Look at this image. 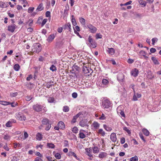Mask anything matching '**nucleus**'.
Listing matches in <instances>:
<instances>
[{"instance_id":"nucleus-48","label":"nucleus","mask_w":161,"mask_h":161,"mask_svg":"<svg viewBox=\"0 0 161 161\" xmlns=\"http://www.w3.org/2000/svg\"><path fill=\"white\" fill-rule=\"evenodd\" d=\"M108 83V80L106 79H103L102 81V83L104 85H106Z\"/></svg>"},{"instance_id":"nucleus-39","label":"nucleus","mask_w":161,"mask_h":161,"mask_svg":"<svg viewBox=\"0 0 161 161\" xmlns=\"http://www.w3.org/2000/svg\"><path fill=\"white\" fill-rule=\"evenodd\" d=\"M47 146L49 148H54L55 147V145L52 143H48Z\"/></svg>"},{"instance_id":"nucleus-6","label":"nucleus","mask_w":161,"mask_h":161,"mask_svg":"<svg viewBox=\"0 0 161 161\" xmlns=\"http://www.w3.org/2000/svg\"><path fill=\"white\" fill-rule=\"evenodd\" d=\"M89 122L87 119H84L81 120L79 123V125L82 127H88Z\"/></svg>"},{"instance_id":"nucleus-7","label":"nucleus","mask_w":161,"mask_h":161,"mask_svg":"<svg viewBox=\"0 0 161 161\" xmlns=\"http://www.w3.org/2000/svg\"><path fill=\"white\" fill-rule=\"evenodd\" d=\"M111 103L108 99L105 100L103 102L102 105L104 108H108L110 106Z\"/></svg>"},{"instance_id":"nucleus-15","label":"nucleus","mask_w":161,"mask_h":161,"mask_svg":"<svg viewBox=\"0 0 161 161\" xmlns=\"http://www.w3.org/2000/svg\"><path fill=\"white\" fill-rule=\"evenodd\" d=\"M110 138L111 141L113 142H115L117 140V138L116 134L112 133L110 135Z\"/></svg>"},{"instance_id":"nucleus-57","label":"nucleus","mask_w":161,"mask_h":161,"mask_svg":"<svg viewBox=\"0 0 161 161\" xmlns=\"http://www.w3.org/2000/svg\"><path fill=\"white\" fill-rule=\"evenodd\" d=\"M51 81L50 82H49L46 84V86L47 88H49L53 85V84H50Z\"/></svg>"},{"instance_id":"nucleus-43","label":"nucleus","mask_w":161,"mask_h":161,"mask_svg":"<svg viewBox=\"0 0 161 161\" xmlns=\"http://www.w3.org/2000/svg\"><path fill=\"white\" fill-rule=\"evenodd\" d=\"M124 75L123 74H119L118 76V79L120 80H123V79H124Z\"/></svg>"},{"instance_id":"nucleus-55","label":"nucleus","mask_w":161,"mask_h":161,"mask_svg":"<svg viewBox=\"0 0 161 161\" xmlns=\"http://www.w3.org/2000/svg\"><path fill=\"white\" fill-rule=\"evenodd\" d=\"M123 130L125 131L128 134H130V131L129 130L128 128L126 127H125L123 128Z\"/></svg>"},{"instance_id":"nucleus-32","label":"nucleus","mask_w":161,"mask_h":161,"mask_svg":"<svg viewBox=\"0 0 161 161\" xmlns=\"http://www.w3.org/2000/svg\"><path fill=\"white\" fill-rule=\"evenodd\" d=\"M14 69L15 71H18L19 69L20 66L18 64H15L14 66Z\"/></svg>"},{"instance_id":"nucleus-19","label":"nucleus","mask_w":161,"mask_h":161,"mask_svg":"<svg viewBox=\"0 0 161 161\" xmlns=\"http://www.w3.org/2000/svg\"><path fill=\"white\" fill-rule=\"evenodd\" d=\"M81 131H83L84 132H85V131L83 130H80V133L79 134V137L81 139H84L86 137V135L84 134L81 132Z\"/></svg>"},{"instance_id":"nucleus-59","label":"nucleus","mask_w":161,"mask_h":161,"mask_svg":"<svg viewBox=\"0 0 161 161\" xmlns=\"http://www.w3.org/2000/svg\"><path fill=\"white\" fill-rule=\"evenodd\" d=\"M134 62V60L133 59L130 58H129L127 61L128 63L130 64L133 63Z\"/></svg>"},{"instance_id":"nucleus-1","label":"nucleus","mask_w":161,"mask_h":161,"mask_svg":"<svg viewBox=\"0 0 161 161\" xmlns=\"http://www.w3.org/2000/svg\"><path fill=\"white\" fill-rule=\"evenodd\" d=\"M41 46L40 44L36 43H35L32 47V51L33 52L36 53H39L41 50Z\"/></svg>"},{"instance_id":"nucleus-64","label":"nucleus","mask_w":161,"mask_h":161,"mask_svg":"<svg viewBox=\"0 0 161 161\" xmlns=\"http://www.w3.org/2000/svg\"><path fill=\"white\" fill-rule=\"evenodd\" d=\"M150 51L152 53H154L156 51V49L154 48H151L150 49Z\"/></svg>"},{"instance_id":"nucleus-18","label":"nucleus","mask_w":161,"mask_h":161,"mask_svg":"<svg viewBox=\"0 0 161 161\" xmlns=\"http://www.w3.org/2000/svg\"><path fill=\"white\" fill-rule=\"evenodd\" d=\"M58 126H59L60 129H63L65 127V125L64 123L62 121H60L58 123Z\"/></svg>"},{"instance_id":"nucleus-51","label":"nucleus","mask_w":161,"mask_h":161,"mask_svg":"<svg viewBox=\"0 0 161 161\" xmlns=\"http://www.w3.org/2000/svg\"><path fill=\"white\" fill-rule=\"evenodd\" d=\"M18 94L17 92H11L10 93V96L12 97H15L17 96Z\"/></svg>"},{"instance_id":"nucleus-17","label":"nucleus","mask_w":161,"mask_h":161,"mask_svg":"<svg viewBox=\"0 0 161 161\" xmlns=\"http://www.w3.org/2000/svg\"><path fill=\"white\" fill-rule=\"evenodd\" d=\"M86 152V154L89 157H93V155L92 154V151L90 148L85 149Z\"/></svg>"},{"instance_id":"nucleus-52","label":"nucleus","mask_w":161,"mask_h":161,"mask_svg":"<svg viewBox=\"0 0 161 161\" xmlns=\"http://www.w3.org/2000/svg\"><path fill=\"white\" fill-rule=\"evenodd\" d=\"M152 44L154 45L155 42L158 41V39L157 38H152Z\"/></svg>"},{"instance_id":"nucleus-29","label":"nucleus","mask_w":161,"mask_h":161,"mask_svg":"<svg viewBox=\"0 0 161 161\" xmlns=\"http://www.w3.org/2000/svg\"><path fill=\"white\" fill-rule=\"evenodd\" d=\"M104 129L107 131H110L112 130V128L111 127L108 126L106 125H103Z\"/></svg>"},{"instance_id":"nucleus-38","label":"nucleus","mask_w":161,"mask_h":161,"mask_svg":"<svg viewBox=\"0 0 161 161\" xmlns=\"http://www.w3.org/2000/svg\"><path fill=\"white\" fill-rule=\"evenodd\" d=\"M138 2L140 4L143 5V7L146 6L147 3L145 1L142 0H139Z\"/></svg>"},{"instance_id":"nucleus-2","label":"nucleus","mask_w":161,"mask_h":161,"mask_svg":"<svg viewBox=\"0 0 161 161\" xmlns=\"http://www.w3.org/2000/svg\"><path fill=\"white\" fill-rule=\"evenodd\" d=\"M15 117L17 119L20 121H25L26 119L25 116L22 112L16 113Z\"/></svg>"},{"instance_id":"nucleus-31","label":"nucleus","mask_w":161,"mask_h":161,"mask_svg":"<svg viewBox=\"0 0 161 161\" xmlns=\"http://www.w3.org/2000/svg\"><path fill=\"white\" fill-rule=\"evenodd\" d=\"M71 21L73 25L74 26H75L76 25V22L74 16L73 15H72L71 16Z\"/></svg>"},{"instance_id":"nucleus-8","label":"nucleus","mask_w":161,"mask_h":161,"mask_svg":"<svg viewBox=\"0 0 161 161\" xmlns=\"http://www.w3.org/2000/svg\"><path fill=\"white\" fill-rule=\"evenodd\" d=\"M87 27L89 29V31L92 33H94L97 31V29L96 28L92 25L91 24H89L87 26Z\"/></svg>"},{"instance_id":"nucleus-9","label":"nucleus","mask_w":161,"mask_h":161,"mask_svg":"<svg viewBox=\"0 0 161 161\" xmlns=\"http://www.w3.org/2000/svg\"><path fill=\"white\" fill-rule=\"evenodd\" d=\"M117 111L118 114L121 117H125V114L122 109L121 107L119 106L117 108Z\"/></svg>"},{"instance_id":"nucleus-35","label":"nucleus","mask_w":161,"mask_h":161,"mask_svg":"<svg viewBox=\"0 0 161 161\" xmlns=\"http://www.w3.org/2000/svg\"><path fill=\"white\" fill-rule=\"evenodd\" d=\"M140 54L144 56L145 58H147L148 57L146 56L147 53L144 51L142 50L139 52Z\"/></svg>"},{"instance_id":"nucleus-27","label":"nucleus","mask_w":161,"mask_h":161,"mask_svg":"<svg viewBox=\"0 0 161 161\" xmlns=\"http://www.w3.org/2000/svg\"><path fill=\"white\" fill-rule=\"evenodd\" d=\"M151 59L155 64L158 65L159 64L158 60V59L155 57H152L151 58Z\"/></svg>"},{"instance_id":"nucleus-45","label":"nucleus","mask_w":161,"mask_h":161,"mask_svg":"<svg viewBox=\"0 0 161 161\" xmlns=\"http://www.w3.org/2000/svg\"><path fill=\"white\" fill-rule=\"evenodd\" d=\"M63 110L64 112H67L69 111V108L67 106H65L63 107Z\"/></svg>"},{"instance_id":"nucleus-42","label":"nucleus","mask_w":161,"mask_h":161,"mask_svg":"<svg viewBox=\"0 0 161 161\" xmlns=\"http://www.w3.org/2000/svg\"><path fill=\"white\" fill-rule=\"evenodd\" d=\"M147 77L149 79H152L154 77V76L153 74L150 72L147 75Z\"/></svg>"},{"instance_id":"nucleus-23","label":"nucleus","mask_w":161,"mask_h":161,"mask_svg":"<svg viewBox=\"0 0 161 161\" xmlns=\"http://www.w3.org/2000/svg\"><path fill=\"white\" fill-rule=\"evenodd\" d=\"M53 154L57 159H59L61 158V155L59 153H56L54 151L53 152Z\"/></svg>"},{"instance_id":"nucleus-21","label":"nucleus","mask_w":161,"mask_h":161,"mask_svg":"<svg viewBox=\"0 0 161 161\" xmlns=\"http://www.w3.org/2000/svg\"><path fill=\"white\" fill-rule=\"evenodd\" d=\"M55 37L54 34H52L48 37L47 40L49 42H51L53 40Z\"/></svg>"},{"instance_id":"nucleus-41","label":"nucleus","mask_w":161,"mask_h":161,"mask_svg":"<svg viewBox=\"0 0 161 161\" xmlns=\"http://www.w3.org/2000/svg\"><path fill=\"white\" fill-rule=\"evenodd\" d=\"M10 136L9 135L7 134L3 135V138L5 140H8L10 139Z\"/></svg>"},{"instance_id":"nucleus-36","label":"nucleus","mask_w":161,"mask_h":161,"mask_svg":"<svg viewBox=\"0 0 161 161\" xmlns=\"http://www.w3.org/2000/svg\"><path fill=\"white\" fill-rule=\"evenodd\" d=\"M142 132L146 136H147L149 135V131L146 129H143L142 130Z\"/></svg>"},{"instance_id":"nucleus-3","label":"nucleus","mask_w":161,"mask_h":161,"mask_svg":"<svg viewBox=\"0 0 161 161\" xmlns=\"http://www.w3.org/2000/svg\"><path fill=\"white\" fill-rule=\"evenodd\" d=\"M42 123L43 125H48L47 127L45 128V130H49L51 128V124H49V121L48 119L47 118H45L44 119L42 120Z\"/></svg>"},{"instance_id":"nucleus-54","label":"nucleus","mask_w":161,"mask_h":161,"mask_svg":"<svg viewBox=\"0 0 161 161\" xmlns=\"http://www.w3.org/2000/svg\"><path fill=\"white\" fill-rule=\"evenodd\" d=\"M10 104L11 105V106L12 107H14L16 106H17L18 105V103H15V102H14L13 103L10 102Z\"/></svg>"},{"instance_id":"nucleus-25","label":"nucleus","mask_w":161,"mask_h":161,"mask_svg":"<svg viewBox=\"0 0 161 161\" xmlns=\"http://www.w3.org/2000/svg\"><path fill=\"white\" fill-rule=\"evenodd\" d=\"M92 149L93 152L94 154L98 153L99 152V148L97 147L94 146L92 148Z\"/></svg>"},{"instance_id":"nucleus-12","label":"nucleus","mask_w":161,"mask_h":161,"mask_svg":"<svg viewBox=\"0 0 161 161\" xmlns=\"http://www.w3.org/2000/svg\"><path fill=\"white\" fill-rule=\"evenodd\" d=\"M63 27L64 30H67L69 31H71V24L70 23H66L63 26Z\"/></svg>"},{"instance_id":"nucleus-50","label":"nucleus","mask_w":161,"mask_h":161,"mask_svg":"<svg viewBox=\"0 0 161 161\" xmlns=\"http://www.w3.org/2000/svg\"><path fill=\"white\" fill-rule=\"evenodd\" d=\"M78 129V128L76 127H75L73 128L72 131L75 133H77Z\"/></svg>"},{"instance_id":"nucleus-16","label":"nucleus","mask_w":161,"mask_h":161,"mask_svg":"<svg viewBox=\"0 0 161 161\" xmlns=\"http://www.w3.org/2000/svg\"><path fill=\"white\" fill-rule=\"evenodd\" d=\"M68 155L69 156H73L76 159L80 161V158L77 157L76 154L74 152L70 151L68 153Z\"/></svg>"},{"instance_id":"nucleus-60","label":"nucleus","mask_w":161,"mask_h":161,"mask_svg":"<svg viewBox=\"0 0 161 161\" xmlns=\"http://www.w3.org/2000/svg\"><path fill=\"white\" fill-rule=\"evenodd\" d=\"M47 21V19H43L42 23V26H44V25L46 23Z\"/></svg>"},{"instance_id":"nucleus-58","label":"nucleus","mask_w":161,"mask_h":161,"mask_svg":"<svg viewBox=\"0 0 161 161\" xmlns=\"http://www.w3.org/2000/svg\"><path fill=\"white\" fill-rule=\"evenodd\" d=\"M72 95V97L74 98H76L77 97V94L76 92H73Z\"/></svg>"},{"instance_id":"nucleus-11","label":"nucleus","mask_w":161,"mask_h":161,"mask_svg":"<svg viewBox=\"0 0 161 161\" xmlns=\"http://www.w3.org/2000/svg\"><path fill=\"white\" fill-rule=\"evenodd\" d=\"M139 71L136 68L133 69L130 72L131 75L134 77H136L138 74Z\"/></svg>"},{"instance_id":"nucleus-63","label":"nucleus","mask_w":161,"mask_h":161,"mask_svg":"<svg viewBox=\"0 0 161 161\" xmlns=\"http://www.w3.org/2000/svg\"><path fill=\"white\" fill-rule=\"evenodd\" d=\"M125 142V138L124 137H122L120 139V143L122 144H124Z\"/></svg>"},{"instance_id":"nucleus-47","label":"nucleus","mask_w":161,"mask_h":161,"mask_svg":"<svg viewBox=\"0 0 161 161\" xmlns=\"http://www.w3.org/2000/svg\"><path fill=\"white\" fill-rule=\"evenodd\" d=\"M14 148H16L17 147H21V144L19 143H14Z\"/></svg>"},{"instance_id":"nucleus-40","label":"nucleus","mask_w":161,"mask_h":161,"mask_svg":"<svg viewBox=\"0 0 161 161\" xmlns=\"http://www.w3.org/2000/svg\"><path fill=\"white\" fill-rule=\"evenodd\" d=\"M130 161H138V157L135 156L134 157H131L130 159Z\"/></svg>"},{"instance_id":"nucleus-26","label":"nucleus","mask_w":161,"mask_h":161,"mask_svg":"<svg viewBox=\"0 0 161 161\" xmlns=\"http://www.w3.org/2000/svg\"><path fill=\"white\" fill-rule=\"evenodd\" d=\"M43 9V4L42 3H41L37 7L36 11H41Z\"/></svg>"},{"instance_id":"nucleus-28","label":"nucleus","mask_w":161,"mask_h":161,"mask_svg":"<svg viewBox=\"0 0 161 161\" xmlns=\"http://www.w3.org/2000/svg\"><path fill=\"white\" fill-rule=\"evenodd\" d=\"M10 102L4 101H0V104L3 105H8L10 104Z\"/></svg>"},{"instance_id":"nucleus-37","label":"nucleus","mask_w":161,"mask_h":161,"mask_svg":"<svg viewBox=\"0 0 161 161\" xmlns=\"http://www.w3.org/2000/svg\"><path fill=\"white\" fill-rule=\"evenodd\" d=\"M47 101L48 103H53L54 102L55 100L54 98L52 97H49L47 99Z\"/></svg>"},{"instance_id":"nucleus-56","label":"nucleus","mask_w":161,"mask_h":161,"mask_svg":"<svg viewBox=\"0 0 161 161\" xmlns=\"http://www.w3.org/2000/svg\"><path fill=\"white\" fill-rule=\"evenodd\" d=\"M34 8L33 7H30L28 9V12L29 13H32L34 10Z\"/></svg>"},{"instance_id":"nucleus-49","label":"nucleus","mask_w":161,"mask_h":161,"mask_svg":"<svg viewBox=\"0 0 161 161\" xmlns=\"http://www.w3.org/2000/svg\"><path fill=\"white\" fill-rule=\"evenodd\" d=\"M96 38L97 39H101L102 37V35L100 33H97L96 36Z\"/></svg>"},{"instance_id":"nucleus-14","label":"nucleus","mask_w":161,"mask_h":161,"mask_svg":"<svg viewBox=\"0 0 161 161\" xmlns=\"http://www.w3.org/2000/svg\"><path fill=\"white\" fill-rule=\"evenodd\" d=\"M107 52L110 55L112 56L114 54L115 51L113 48H108Z\"/></svg>"},{"instance_id":"nucleus-4","label":"nucleus","mask_w":161,"mask_h":161,"mask_svg":"<svg viewBox=\"0 0 161 161\" xmlns=\"http://www.w3.org/2000/svg\"><path fill=\"white\" fill-rule=\"evenodd\" d=\"M43 106L38 104H36L35 105H33L32 108L35 111L37 112H39L42 111Z\"/></svg>"},{"instance_id":"nucleus-24","label":"nucleus","mask_w":161,"mask_h":161,"mask_svg":"<svg viewBox=\"0 0 161 161\" xmlns=\"http://www.w3.org/2000/svg\"><path fill=\"white\" fill-rule=\"evenodd\" d=\"M7 3H5L3 2H0V7L1 8H3L7 7Z\"/></svg>"},{"instance_id":"nucleus-13","label":"nucleus","mask_w":161,"mask_h":161,"mask_svg":"<svg viewBox=\"0 0 161 161\" xmlns=\"http://www.w3.org/2000/svg\"><path fill=\"white\" fill-rule=\"evenodd\" d=\"M107 154L105 152H101L98 154V157L101 159H103L107 157Z\"/></svg>"},{"instance_id":"nucleus-22","label":"nucleus","mask_w":161,"mask_h":161,"mask_svg":"<svg viewBox=\"0 0 161 161\" xmlns=\"http://www.w3.org/2000/svg\"><path fill=\"white\" fill-rule=\"evenodd\" d=\"M92 125L94 127V129H97L99 128L100 124L98 122L94 121L92 123Z\"/></svg>"},{"instance_id":"nucleus-20","label":"nucleus","mask_w":161,"mask_h":161,"mask_svg":"<svg viewBox=\"0 0 161 161\" xmlns=\"http://www.w3.org/2000/svg\"><path fill=\"white\" fill-rule=\"evenodd\" d=\"M141 97V94L138 93L134 94L133 97V100L134 101H137V98H140Z\"/></svg>"},{"instance_id":"nucleus-33","label":"nucleus","mask_w":161,"mask_h":161,"mask_svg":"<svg viewBox=\"0 0 161 161\" xmlns=\"http://www.w3.org/2000/svg\"><path fill=\"white\" fill-rule=\"evenodd\" d=\"M49 69L53 72L57 70L56 67L53 64H52L50 67Z\"/></svg>"},{"instance_id":"nucleus-44","label":"nucleus","mask_w":161,"mask_h":161,"mask_svg":"<svg viewBox=\"0 0 161 161\" xmlns=\"http://www.w3.org/2000/svg\"><path fill=\"white\" fill-rule=\"evenodd\" d=\"M33 97V96L31 95L30 96H27L25 97V99L27 101H30Z\"/></svg>"},{"instance_id":"nucleus-30","label":"nucleus","mask_w":161,"mask_h":161,"mask_svg":"<svg viewBox=\"0 0 161 161\" xmlns=\"http://www.w3.org/2000/svg\"><path fill=\"white\" fill-rule=\"evenodd\" d=\"M36 138L38 140H41L42 138V135L39 133H38L36 136Z\"/></svg>"},{"instance_id":"nucleus-5","label":"nucleus","mask_w":161,"mask_h":161,"mask_svg":"<svg viewBox=\"0 0 161 161\" xmlns=\"http://www.w3.org/2000/svg\"><path fill=\"white\" fill-rule=\"evenodd\" d=\"M88 40L90 44V46L92 47L93 48H95L97 47V44L95 41H94L91 36H89L88 37Z\"/></svg>"},{"instance_id":"nucleus-61","label":"nucleus","mask_w":161,"mask_h":161,"mask_svg":"<svg viewBox=\"0 0 161 161\" xmlns=\"http://www.w3.org/2000/svg\"><path fill=\"white\" fill-rule=\"evenodd\" d=\"M46 16L47 17H50V12L49 11H47L46 13Z\"/></svg>"},{"instance_id":"nucleus-34","label":"nucleus","mask_w":161,"mask_h":161,"mask_svg":"<svg viewBox=\"0 0 161 161\" xmlns=\"http://www.w3.org/2000/svg\"><path fill=\"white\" fill-rule=\"evenodd\" d=\"M98 133L101 134L103 136H104L105 134V132L102 129H100L98 130Z\"/></svg>"},{"instance_id":"nucleus-53","label":"nucleus","mask_w":161,"mask_h":161,"mask_svg":"<svg viewBox=\"0 0 161 161\" xmlns=\"http://www.w3.org/2000/svg\"><path fill=\"white\" fill-rule=\"evenodd\" d=\"M5 125L7 127H11L12 126V124L11 122L8 121L5 124Z\"/></svg>"},{"instance_id":"nucleus-10","label":"nucleus","mask_w":161,"mask_h":161,"mask_svg":"<svg viewBox=\"0 0 161 161\" xmlns=\"http://www.w3.org/2000/svg\"><path fill=\"white\" fill-rule=\"evenodd\" d=\"M16 27H17L16 25L13 24L8 26V30L10 32H13Z\"/></svg>"},{"instance_id":"nucleus-46","label":"nucleus","mask_w":161,"mask_h":161,"mask_svg":"<svg viewBox=\"0 0 161 161\" xmlns=\"http://www.w3.org/2000/svg\"><path fill=\"white\" fill-rule=\"evenodd\" d=\"M79 20L80 22L83 25L85 24V20L83 18H80L79 19Z\"/></svg>"},{"instance_id":"nucleus-62","label":"nucleus","mask_w":161,"mask_h":161,"mask_svg":"<svg viewBox=\"0 0 161 161\" xmlns=\"http://www.w3.org/2000/svg\"><path fill=\"white\" fill-rule=\"evenodd\" d=\"M63 27H60L58 28V30H57L58 32L59 33H61L63 31Z\"/></svg>"}]
</instances>
